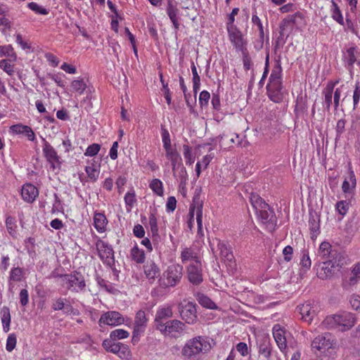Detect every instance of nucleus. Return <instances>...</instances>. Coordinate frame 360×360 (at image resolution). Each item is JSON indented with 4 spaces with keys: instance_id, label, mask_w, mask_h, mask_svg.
I'll return each instance as SVG.
<instances>
[{
    "instance_id": "obj_1",
    "label": "nucleus",
    "mask_w": 360,
    "mask_h": 360,
    "mask_svg": "<svg viewBox=\"0 0 360 360\" xmlns=\"http://www.w3.org/2000/svg\"><path fill=\"white\" fill-rule=\"evenodd\" d=\"M267 96L274 103H281L287 94L283 85V68L280 60L276 61L266 85Z\"/></svg>"
},
{
    "instance_id": "obj_2",
    "label": "nucleus",
    "mask_w": 360,
    "mask_h": 360,
    "mask_svg": "<svg viewBox=\"0 0 360 360\" xmlns=\"http://www.w3.org/2000/svg\"><path fill=\"white\" fill-rule=\"evenodd\" d=\"M183 266L178 264L169 265L160 276L159 286L162 289H167L179 285L183 277Z\"/></svg>"
},
{
    "instance_id": "obj_3",
    "label": "nucleus",
    "mask_w": 360,
    "mask_h": 360,
    "mask_svg": "<svg viewBox=\"0 0 360 360\" xmlns=\"http://www.w3.org/2000/svg\"><path fill=\"white\" fill-rule=\"evenodd\" d=\"M355 322L356 318L353 314L344 311L326 317L323 321V324L328 328H338L341 331H345L352 328Z\"/></svg>"
},
{
    "instance_id": "obj_4",
    "label": "nucleus",
    "mask_w": 360,
    "mask_h": 360,
    "mask_svg": "<svg viewBox=\"0 0 360 360\" xmlns=\"http://www.w3.org/2000/svg\"><path fill=\"white\" fill-rule=\"evenodd\" d=\"M211 348L210 342L202 336L189 340L182 349V355L188 359L201 352H206Z\"/></svg>"
},
{
    "instance_id": "obj_5",
    "label": "nucleus",
    "mask_w": 360,
    "mask_h": 360,
    "mask_svg": "<svg viewBox=\"0 0 360 360\" xmlns=\"http://www.w3.org/2000/svg\"><path fill=\"white\" fill-rule=\"evenodd\" d=\"M63 281L66 289L72 292H81L86 290V282L84 276L77 271L63 276Z\"/></svg>"
},
{
    "instance_id": "obj_6",
    "label": "nucleus",
    "mask_w": 360,
    "mask_h": 360,
    "mask_svg": "<svg viewBox=\"0 0 360 360\" xmlns=\"http://www.w3.org/2000/svg\"><path fill=\"white\" fill-rule=\"evenodd\" d=\"M96 247L98 256L104 264L108 266L115 273H117V271L115 267L114 250L112 246L104 240L99 239L96 243Z\"/></svg>"
},
{
    "instance_id": "obj_7",
    "label": "nucleus",
    "mask_w": 360,
    "mask_h": 360,
    "mask_svg": "<svg viewBox=\"0 0 360 360\" xmlns=\"http://www.w3.org/2000/svg\"><path fill=\"white\" fill-rule=\"evenodd\" d=\"M197 304L193 302H181L179 310L181 319L188 324H194L197 322Z\"/></svg>"
},
{
    "instance_id": "obj_8",
    "label": "nucleus",
    "mask_w": 360,
    "mask_h": 360,
    "mask_svg": "<svg viewBox=\"0 0 360 360\" xmlns=\"http://www.w3.org/2000/svg\"><path fill=\"white\" fill-rule=\"evenodd\" d=\"M188 281L194 285H200L203 281L202 264L200 259H195L187 267Z\"/></svg>"
},
{
    "instance_id": "obj_9",
    "label": "nucleus",
    "mask_w": 360,
    "mask_h": 360,
    "mask_svg": "<svg viewBox=\"0 0 360 360\" xmlns=\"http://www.w3.org/2000/svg\"><path fill=\"white\" fill-rule=\"evenodd\" d=\"M43 144V154L46 161L51 165V168L53 170L56 169H60L61 162L60 161V157L55 148L45 139H42Z\"/></svg>"
},
{
    "instance_id": "obj_10",
    "label": "nucleus",
    "mask_w": 360,
    "mask_h": 360,
    "mask_svg": "<svg viewBox=\"0 0 360 360\" xmlns=\"http://www.w3.org/2000/svg\"><path fill=\"white\" fill-rule=\"evenodd\" d=\"M148 319H146L144 311L139 310L136 314L133 335L131 341L134 344L139 341V336L142 334L146 328Z\"/></svg>"
},
{
    "instance_id": "obj_11",
    "label": "nucleus",
    "mask_w": 360,
    "mask_h": 360,
    "mask_svg": "<svg viewBox=\"0 0 360 360\" xmlns=\"http://www.w3.org/2000/svg\"><path fill=\"white\" fill-rule=\"evenodd\" d=\"M51 309L53 311H63V314L77 316L79 314L78 309L74 308L70 302L65 297H59L52 302Z\"/></svg>"
},
{
    "instance_id": "obj_12",
    "label": "nucleus",
    "mask_w": 360,
    "mask_h": 360,
    "mask_svg": "<svg viewBox=\"0 0 360 360\" xmlns=\"http://www.w3.org/2000/svg\"><path fill=\"white\" fill-rule=\"evenodd\" d=\"M227 32L229 40L235 49L241 51L247 49V41L245 39L241 31L236 27H228Z\"/></svg>"
},
{
    "instance_id": "obj_13",
    "label": "nucleus",
    "mask_w": 360,
    "mask_h": 360,
    "mask_svg": "<svg viewBox=\"0 0 360 360\" xmlns=\"http://www.w3.org/2000/svg\"><path fill=\"white\" fill-rule=\"evenodd\" d=\"M102 345L107 352L117 354L120 356H127L129 354V350L127 345L110 338L104 340Z\"/></svg>"
},
{
    "instance_id": "obj_14",
    "label": "nucleus",
    "mask_w": 360,
    "mask_h": 360,
    "mask_svg": "<svg viewBox=\"0 0 360 360\" xmlns=\"http://www.w3.org/2000/svg\"><path fill=\"white\" fill-rule=\"evenodd\" d=\"M319 309V307L317 304L314 302H311L310 301H307L297 307V310L302 315V319L308 323H311L314 317L316 315Z\"/></svg>"
},
{
    "instance_id": "obj_15",
    "label": "nucleus",
    "mask_w": 360,
    "mask_h": 360,
    "mask_svg": "<svg viewBox=\"0 0 360 360\" xmlns=\"http://www.w3.org/2000/svg\"><path fill=\"white\" fill-rule=\"evenodd\" d=\"M124 321V319L120 312L116 311H108L101 315L98 321V324L100 326H102V325L115 326L121 325Z\"/></svg>"
},
{
    "instance_id": "obj_16",
    "label": "nucleus",
    "mask_w": 360,
    "mask_h": 360,
    "mask_svg": "<svg viewBox=\"0 0 360 360\" xmlns=\"http://www.w3.org/2000/svg\"><path fill=\"white\" fill-rule=\"evenodd\" d=\"M185 324L176 319L167 321L165 324H159L158 330L162 333L172 334L174 333H182L184 330Z\"/></svg>"
},
{
    "instance_id": "obj_17",
    "label": "nucleus",
    "mask_w": 360,
    "mask_h": 360,
    "mask_svg": "<svg viewBox=\"0 0 360 360\" xmlns=\"http://www.w3.org/2000/svg\"><path fill=\"white\" fill-rule=\"evenodd\" d=\"M259 219L262 223L267 224L271 229H274L276 226V217L274 211L268 205V208H262L256 211Z\"/></svg>"
},
{
    "instance_id": "obj_18",
    "label": "nucleus",
    "mask_w": 360,
    "mask_h": 360,
    "mask_svg": "<svg viewBox=\"0 0 360 360\" xmlns=\"http://www.w3.org/2000/svg\"><path fill=\"white\" fill-rule=\"evenodd\" d=\"M332 342L330 341V334L324 333L316 337L311 342L312 349H316L321 352H324L326 349L330 348Z\"/></svg>"
},
{
    "instance_id": "obj_19",
    "label": "nucleus",
    "mask_w": 360,
    "mask_h": 360,
    "mask_svg": "<svg viewBox=\"0 0 360 360\" xmlns=\"http://www.w3.org/2000/svg\"><path fill=\"white\" fill-rule=\"evenodd\" d=\"M166 11L167 15L169 18V20L173 24L175 30L178 31L180 27L179 10L176 6L173 4L172 0H168Z\"/></svg>"
},
{
    "instance_id": "obj_20",
    "label": "nucleus",
    "mask_w": 360,
    "mask_h": 360,
    "mask_svg": "<svg viewBox=\"0 0 360 360\" xmlns=\"http://www.w3.org/2000/svg\"><path fill=\"white\" fill-rule=\"evenodd\" d=\"M144 274L150 283H153L157 278L161 276L159 266L153 262H148L143 266Z\"/></svg>"
},
{
    "instance_id": "obj_21",
    "label": "nucleus",
    "mask_w": 360,
    "mask_h": 360,
    "mask_svg": "<svg viewBox=\"0 0 360 360\" xmlns=\"http://www.w3.org/2000/svg\"><path fill=\"white\" fill-rule=\"evenodd\" d=\"M308 103L307 95L299 94L296 98L295 114L297 117H304L307 115Z\"/></svg>"
},
{
    "instance_id": "obj_22",
    "label": "nucleus",
    "mask_w": 360,
    "mask_h": 360,
    "mask_svg": "<svg viewBox=\"0 0 360 360\" xmlns=\"http://www.w3.org/2000/svg\"><path fill=\"white\" fill-rule=\"evenodd\" d=\"M285 330L281 329L278 325H276L273 328V335L275 341L281 349V351L283 353L286 352L287 345H286V338L285 337Z\"/></svg>"
},
{
    "instance_id": "obj_23",
    "label": "nucleus",
    "mask_w": 360,
    "mask_h": 360,
    "mask_svg": "<svg viewBox=\"0 0 360 360\" xmlns=\"http://www.w3.org/2000/svg\"><path fill=\"white\" fill-rule=\"evenodd\" d=\"M39 195L38 189L32 184H26L21 190L22 198L28 202H32Z\"/></svg>"
},
{
    "instance_id": "obj_24",
    "label": "nucleus",
    "mask_w": 360,
    "mask_h": 360,
    "mask_svg": "<svg viewBox=\"0 0 360 360\" xmlns=\"http://www.w3.org/2000/svg\"><path fill=\"white\" fill-rule=\"evenodd\" d=\"M173 316V311L171 307H162L158 309L155 318V325L158 330L159 324H165V321Z\"/></svg>"
},
{
    "instance_id": "obj_25",
    "label": "nucleus",
    "mask_w": 360,
    "mask_h": 360,
    "mask_svg": "<svg viewBox=\"0 0 360 360\" xmlns=\"http://www.w3.org/2000/svg\"><path fill=\"white\" fill-rule=\"evenodd\" d=\"M338 83L336 82H328L326 86V88L323 91V94L324 95V101L323 102V106L328 112L330 111L331 105L333 104V94L334 91L335 85Z\"/></svg>"
},
{
    "instance_id": "obj_26",
    "label": "nucleus",
    "mask_w": 360,
    "mask_h": 360,
    "mask_svg": "<svg viewBox=\"0 0 360 360\" xmlns=\"http://www.w3.org/2000/svg\"><path fill=\"white\" fill-rule=\"evenodd\" d=\"M165 156L171 161L174 176H176V170H178L179 167L183 165L180 154L176 149H172L169 151H166Z\"/></svg>"
},
{
    "instance_id": "obj_27",
    "label": "nucleus",
    "mask_w": 360,
    "mask_h": 360,
    "mask_svg": "<svg viewBox=\"0 0 360 360\" xmlns=\"http://www.w3.org/2000/svg\"><path fill=\"white\" fill-rule=\"evenodd\" d=\"M323 266L320 270H318L317 274L321 279H326L331 277L335 271V266L333 264L330 259L323 261Z\"/></svg>"
},
{
    "instance_id": "obj_28",
    "label": "nucleus",
    "mask_w": 360,
    "mask_h": 360,
    "mask_svg": "<svg viewBox=\"0 0 360 360\" xmlns=\"http://www.w3.org/2000/svg\"><path fill=\"white\" fill-rule=\"evenodd\" d=\"M252 22L254 25L257 26L259 29V39L257 40L255 44V47L259 50L263 47L264 39V32L262 22L257 14H252Z\"/></svg>"
},
{
    "instance_id": "obj_29",
    "label": "nucleus",
    "mask_w": 360,
    "mask_h": 360,
    "mask_svg": "<svg viewBox=\"0 0 360 360\" xmlns=\"http://www.w3.org/2000/svg\"><path fill=\"white\" fill-rule=\"evenodd\" d=\"M335 250L332 248L328 242H322L318 249L317 256L320 260L330 259Z\"/></svg>"
},
{
    "instance_id": "obj_30",
    "label": "nucleus",
    "mask_w": 360,
    "mask_h": 360,
    "mask_svg": "<svg viewBox=\"0 0 360 360\" xmlns=\"http://www.w3.org/2000/svg\"><path fill=\"white\" fill-rule=\"evenodd\" d=\"M217 248L219 250L221 257L225 261L232 262L234 259L231 247L224 241L219 240Z\"/></svg>"
},
{
    "instance_id": "obj_31",
    "label": "nucleus",
    "mask_w": 360,
    "mask_h": 360,
    "mask_svg": "<svg viewBox=\"0 0 360 360\" xmlns=\"http://www.w3.org/2000/svg\"><path fill=\"white\" fill-rule=\"evenodd\" d=\"M309 227L311 239H314L320 233V219L316 214H310L309 219Z\"/></svg>"
},
{
    "instance_id": "obj_32",
    "label": "nucleus",
    "mask_w": 360,
    "mask_h": 360,
    "mask_svg": "<svg viewBox=\"0 0 360 360\" xmlns=\"http://www.w3.org/2000/svg\"><path fill=\"white\" fill-rule=\"evenodd\" d=\"M95 229L99 233H103L106 229L108 219L103 213L95 212L94 216Z\"/></svg>"
},
{
    "instance_id": "obj_33",
    "label": "nucleus",
    "mask_w": 360,
    "mask_h": 360,
    "mask_svg": "<svg viewBox=\"0 0 360 360\" xmlns=\"http://www.w3.org/2000/svg\"><path fill=\"white\" fill-rule=\"evenodd\" d=\"M330 262L335 264L336 268L340 269L347 264L349 262L348 257L343 252H338L336 250L330 259Z\"/></svg>"
},
{
    "instance_id": "obj_34",
    "label": "nucleus",
    "mask_w": 360,
    "mask_h": 360,
    "mask_svg": "<svg viewBox=\"0 0 360 360\" xmlns=\"http://www.w3.org/2000/svg\"><path fill=\"white\" fill-rule=\"evenodd\" d=\"M259 353L265 358H269L271 354V347L269 337H263L259 340Z\"/></svg>"
},
{
    "instance_id": "obj_35",
    "label": "nucleus",
    "mask_w": 360,
    "mask_h": 360,
    "mask_svg": "<svg viewBox=\"0 0 360 360\" xmlns=\"http://www.w3.org/2000/svg\"><path fill=\"white\" fill-rule=\"evenodd\" d=\"M302 20L303 19V15L300 12H296L295 13L292 15H288L285 18H284L280 25V29L281 31H283L286 27H288L290 25H295L298 23V20Z\"/></svg>"
},
{
    "instance_id": "obj_36",
    "label": "nucleus",
    "mask_w": 360,
    "mask_h": 360,
    "mask_svg": "<svg viewBox=\"0 0 360 360\" xmlns=\"http://www.w3.org/2000/svg\"><path fill=\"white\" fill-rule=\"evenodd\" d=\"M24 277V270L23 269L18 266V267H13L10 271L9 276H8V285L9 287H13V285L12 284V281L13 282H20L22 281V278Z\"/></svg>"
},
{
    "instance_id": "obj_37",
    "label": "nucleus",
    "mask_w": 360,
    "mask_h": 360,
    "mask_svg": "<svg viewBox=\"0 0 360 360\" xmlns=\"http://www.w3.org/2000/svg\"><path fill=\"white\" fill-rule=\"evenodd\" d=\"M130 257L132 261L139 264H143L146 260L144 251L140 249L136 245L131 249Z\"/></svg>"
},
{
    "instance_id": "obj_38",
    "label": "nucleus",
    "mask_w": 360,
    "mask_h": 360,
    "mask_svg": "<svg viewBox=\"0 0 360 360\" xmlns=\"http://www.w3.org/2000/svg\"><path fill=\"white\" fill-rule=\"evenodd\" d=\"M250 201L256 211L262 208H268V204L257 193L250 194Z\"/></svg>"
},
{
    "instance_id": "obj_39",
    "label": "nucleus",
    "mask_w": 360,
    "mask_h": 360,
    "mask_svg": "<svg viewBox=\"0 0 360 360\" xmlns=\"http://www.w3.org/2000/svg\"><path fill=\"white\" fill-rule=\"evenodd\" d=\"M1 319L4 330L7 333L10 330L11 313L8 307L4 306L1 310Z\"/></svg>"
},
{
    "instance_id": "obj_40",
    "label": "nucleus",
    "mask_w": 360,
    "mask_h": 360,
    "mask_svg": "<svg viewBox=\"0 0 360 360\" xmlns=\"http://www.w3.org/2000/svg\"><path fill=\"white\" fill-rule=\"evenodd\" d=\"M332 6L330 8L331 17L335 20L338 23L341 25H344V19L342 14V12L340 9L338 5L335 3L334 0H331Z\"/></svg>"
},
{
    "instance_id": "obj_41",
    "label": "nucleus",
    "mask_w": 360,
    "mask_h": 360,
    "mask_svg": "<svg viewBox=\"0 0 360 360\" xmlns=\"http://www.w3.org/2000/svg\"><path fill=\"white\" fill-rule=\"evenodd\" d=\"M196 299L199 304H201L203 307H206L210 309L217 308L216 304L209 297L202 293H198L196 295Z\"/></svg>"
},
{
    "instance_id": "obj_42",
    "label": "nucleus",
    "mask_w": 360,
    "mask_h": 360,
    "mask_svg": "<svg viewBox=\"0 0 360 360\" xmlns=\"http://www.w3.org/2000/svg\"><path fill=\"white\" fill-rule=\"evenodd\" d=\"M8 57L13 61L17 60V55L14 51L12 45L0 46V57Z\"/></svg>"
},
{
    "instance_id": "obj_43",
    "label": "nucleus",
    "mask_w": 360,
    "mask_h": 360,
    "mask_svg": "<svg viewBox=\"0 0 360 360\" xmlns=\"http://www.w3.org/2000/svg\"><path fill=\"white\" fill-rule=\"evenodd\" d=\"M161 136L165 152L172 150L169 131L164 125H161Z\"/></svg>"
},
{
    "instance_id": "obj_44",
    "label": "nucleus",
    "mask_w": 360,
    "mask_h": 360,
    "mask_svg": "<svg viewBox=\"0 0 360 360\" xmlns=\"http://www.w3.org/2000/svg\"><path fill=\"white\" fill-rule=\"evenodd\" d=\"M181 259L182 263H186L189 260L195 262V259H199V258L191 248H185L181 252Z\"/></svg>"
},
{
    "instance_id": "obj_45",
    "label": "nucleus",
    "mask_w": 360,
    "mask_h": 360,
    "mask_svg": "<svg viewBox=\"0 0 360 360\" xmlns=\"http://www.w3.org/2000/svg\"><path fill=\"white\" fill-rule=\"evenodd\" d=\"M150 188L158 196H162L164 190L162 182L158 179H153L150 184Z\"/></svg>"
},
{
    "instance_id": "obj_46",
    "label": "nucleus",
    "mask_w": 360,
    "mask_h": 360,
    "mask_svg": "<svg viewBox=\"0 0 360 360\" xmlns=\"http://www.w3.org/2000/svg\"><path fill=\"white\" fill-rule=\"evenodd\" d=\"M243 56V68L245 71L253 70V62L252 60V58L250 57L248 49L241 51Z\"/></svg>"
},
{
    "instance_id": "obj_47",
    "label": "nucleus",
    "mask_w": 360,
    "mask_h": 360,
    "mask_svg": "<svg viewBox=\"0 0 360 360\" xmlns=\"http://www.w3.org/2000/svg\"><path fill=\"white\" fill-rule=\"evenodd\" d=\"M71 88L78 94H82L86 88V84L84 79H75L71 83Z\"/></svg>"
},
{
    "instance_id": "obj_48",
    "label": "nucleus",
    "mask_w": 360,
    "mask_h": 360,
    "mask_svg": "<svg viewBox=\"0 0 360 360\" xmlns=\"http://www.w3.org/2000/svg\"><path fill=\"white\" fill-rule=\"evenodd\" d=\"M129 333L124 329H116L112 330L110 334V339L117 341L118 340L128 338Z\"/></svg>"
},
{
    "instance_id": "obj_49",
    "label": "nucleus",
    "mask_w": 360,
    "mask_h": 360,
    "mask_svg": "<svg viewBox=\"0 0 360 360\" xmlns=\"http://www.w3.org/2000/svg\"><path fill=\"white\" fill-rule=\"evenodd\" d=\"M355 51H356L355 47H350L347 50L345 56V59L346 63L351 68L353 67L354 63L356 60V58L354 55Z\"/></svg>"
},
{
    "instance_id": "obj_50",
    "label": "nucleus",
    "mask_w": 360,
    "mask_h": 360,
    "mask_svg": "<svg viewBox=\"0 0 360 360\" xmlns=\"http://www.w3.org/2000/svg\"><path fill=\"white\" fill-rule=\"evenodd\" d=\"M196 207V221L198 224V233H200L202 231V202H197Z\"/></svg>"
},
{
    "instance_id": "obj_51",
    "label": "nucleus",
    "mask_w": 360,
    "mask_h": 360,
    "mask_svg": "<svg viewBox=\"0 0 360 360\" xmlns=\"http://www.w3.org/2000/svg\"><path fill=\"white\" fill-rule=\"evenodd\" d=\"M183 150L186 165H192L195 161V157L193 155L191 148L188 145H184Z\"/></svg>"
},
{
    "instance_id": "obj_52",
    "label": "nucleus",
    "mask_w": 360,
    "mask_h": 360,
    "mask_svg": "<svg viewBox=\"0 0 360 360\" xmlns=\"http://www.w3.org/2000/svg\"><path fill=\"white\" fill-rule=\"evenodd\" d=\"M160 77L161 84L162 85V91H164L165 98L167 104L170 105L171 102H172V96H171V93H170L169 89L168 87V84L165 82L162 73L160 74Z\"/></svg>"
},
{
    "instance_id": "obj_53",
    "label": "nucleus",
    "mask_w": 360,
    "mask_h": 360,
    "mask_svg": "<svg viewBox=\"0 0 360 360\" xmlns=\"http://www.w3.org/2000/svg\"><path fill=\"white\" fill-rule=\"evenodd\" d=\"M11 60L2 59L0 60V68L6 72L8 75L11 76L14 73L13 65L9 61Z\"/></svg>"
},
{
    "instance_id": "obj_54",
    "label": "nucleus",
    "mask_w": 360,
    "mask_h": 360,
    "mask_svg": "<svg viewBox=\"0 0 360 360\" xmlns=\"http://www.w3.org/2000/svg\"><path fill=\"white\" fill-rule=\"evenodd\" d=\"M27 7L37 14L47 15L49 13V11L46 8L39 6L35 2L29 3Z\"/></svg>"
},
{
    "instance_id": "obj_55",
    "label": "nucleus",
    "mask_w": 360,
    "mask_h": 360,
    "mask_svg": "<svg viewBox=\"0 0 360 360\" xmlns=\"http://www.w3.org/2000/svg\"><path fill=\"white\" fill-rule=\"evenodd\" d=\"M124 202L127 206L131 208L134 207L136 202V199L135 192L133 189L131 190V192L129 191L125 194Z\"/></svg>"
},
{
    "instance_id": "obj_56",
    "label": "nucleus",
    "mask_w": 360,
    "mask_h": 360,
    "mask_svg": "<svg viewBox=\"0 0 360 360\" xmlns=\"http://www.w3.org/2000/svg\"><path fill=\"white\" fill-rule=\"evenodd\" d=\"M11 28V21L6 17L0 18V31L2 34H6Z\"/></svg>"
},
{
    "instance_id": "obj_57",
    "label": "nucleus",
    "mask_w": 360,
    "mask_h": 360,
    "mask_svg": "<svg viewBox=\"0 0 360 360\" xmlns=\"http://www.w3.org/2000/svg\"><path fill=\"white\" fill-rule=\"evenodd\" d=\"M17 338L15 334L11 333L8 336L6 349L8 352H12L16 346Z\"/></svg>"
},
{
    "instance_id": "obj_58",
    "label": "nucleus",
    "mask_w": 360,
    "mask_h": 360,
    "mask_svg": "<svg viewBox=\"0 0 360 360\" xmlns=\"http://www.w3.org/2000/svg\"><path fill=\"white\" fill-rule=\"evenodd\" d=\"M101 149V145L98 143H93L89 146L84 153L85 156L93 157L95 156L99 152Z\"/></svg>"
},
{
    "instance_id": "obj_59",
    "label": "nucleus",
    "mask_w": 360,
    "mask_h": 360,
    "mask_svg": "<svg viewBox=\"0 0 360 360\" xmlns=\"http://www.w3.org/2000/svg\"><path fill=\"white\" fill-rule=\"evenodd\" d=\"M96 281L97 284L104 288L107 292H111L113 290V287L112 284L109 283L107 281L102 278L100 276L96 275Z\"/></svg>"
},
{
    "instance_id": "obj_60",
    "label": "nucleus",
    "mask_w": 360,
    "mask_h": 360,
    "mask_svg": "<svg viewBox=\"0 0 360 360\" xmlns=\"http://www.w3.org/2000/svg\"><path fill=\"white\" fill-rule=\"evenodd\" d=\"M6 228L8 229V233L11 235L13 236L14 233H15V228H16L15 218L11 217V216L7 217V218L6 219Z\"/></svg>"
},
{
    "instance_id": "obj_61",
    "label": "nucleus",
    "mask_w": 360,
    "mask_h": 360,
    "mask_svg": "<svg viewBox=\"0 0 360 360\" xmlns=\"http://www.w3.org/2000/svg\"><path fill=\"white\" fill-rule=\"evenodd\" d=\"M335 207L338 213L344 216L347 212V210L349 209V205L346 201L341 200L337 202Z\"/></svg>"
},
{
    "instance_id": "obj_62",
    "label": "nucleus",
    "mask_w": 360,
    "mask_h": 360,
    "mask_svg": "<svg viewBox=\"0 0 360 360\" xmlns=\"http://www.w3.org/2000/svg\"><path fill=\"white\" fill-rule=\"evenodd\" d=\"M85 172H86L88 177L92 181H96L97 180L99 172L96 168L91 166H86L85 167Z\"/></svg>"
},
{
    "instance_id": "obj_63",
    "label": "nucleus",
    "mask_w": 360,
    "mask_h": 360,
    "mask_svg": "<svg viewBox=\"0 0 360 360\" xmlns=\"http://www.w3.org/2000/svg\"><path fill=\"white\" fill-rule=\"evenodd\" d=\"M210 98V94L207 91L203 90L202 91H201L199 96V103L200 106L202 108L203 106H207L208 105Z\"/></svg>"
},
{
    "instance_id": "obj_64",
    "label": "nucleus",
    "mask_w": 360,
    "mask_h": 360,
    "mask_svg": "<svg viewBox=\"0 0 360 360\" xmlns=\"http://www.w3.org/2000/svg\"><path fill=\"white\" fill-rule=\"evenodd\" d=\"M360 100V83L359 82H356L354 94H353V105L354 109L357 107V105Z\"/></svg>"
}]
</instances>
